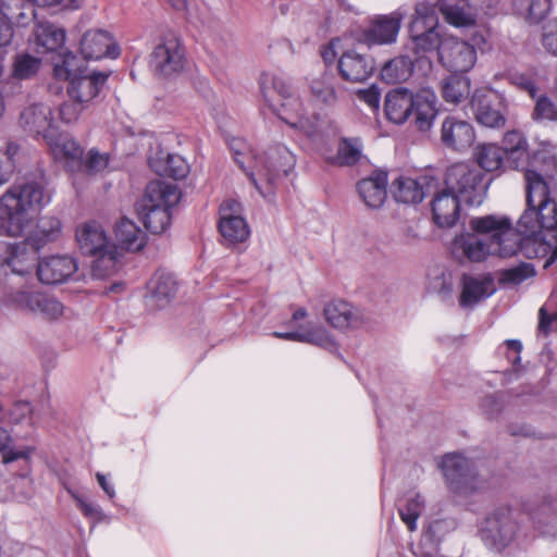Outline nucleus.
Segmentation results:
<instances>
[{"mask_svg":"<svg viewBox=\"0 0 557 557\" xmlns=\"http://www.w3.org/2000/svg\"><path fill=\"white\" fill-rule=\"evenodd\" d=\"M185 62V47L174 33L168 32L156 44L150 54L149 66L156 76L170 78L183 72Z\"/></svg>","mask_w":557,"mask_h":557,"instance_id":"9d476101","label":"nucleus"},{"mask_svg":"<svg viewBox=\"0 0 557 557\" xmlns=\"http://www.w3.org/2000/svg\"><path fill=\"white\" fill-rule=\"evenodd\" d=\"M115 237L122 249L138 251L146 244V235L135 222L122 218L115 225Z\"/></svg>","mask_w":557,"mask_h":557,"instance_id":"e433bc0d","label":"nucleus"},{"mask_svg":"<svg viewBox=\"0 0 557 557\" xmlns=\"http://www.w3.org/2000/svg\"><path fill=\"white\" fill-rule=\"evenodd\" d=\"M45 177L15 183L0 195V237L20 238L26 234L33 214L52 201Z\"/></svg>","mask_w":557,"mask_h":557,"instance_id":"7ed1b4c3","label":"nucleus"},{"mask_svg":"<svg viewBox=\"0 0 557 557\" xmlns=\"http://www.w3.org/2000/svg\"><path fill=\"white\" fill-rule=\"evenodd\" d=\"M219 232L228 244L244 243L250 234L249 226L243 216L242 205L228 199L220 206Z\"/></svg>","mask_w":557,"mask_h":557,"instance_id":"2eb2a0df","label":"nucleus"},{"mask_svg":"<svg viewBox=\"0 0 557 557\" xmlns=\"http://www.w3.org/2000/svg\"><path fill=\"white\" fill-rule=\"evenodd\" d=\"M33 407L28 401L15 403L9 411V422L18 424L23 422L32 423Z\"/></svg>","mask_w":557,"mask_h":557,"instance_id":"052dcab7","label":"nucleus"},{"mask_svg":"<svg viewBox=\"0 0 557 557\" xmlns=\"http://www.w3.org/2000/svg\"><path fill=\"white\" fill-rule=\"evenodd\" d=\"M177 283L174 276L165 272H157L147 283V297L152 305L162 308L175 296Z\"/></svg>","mask_w":557,"mask_h":557,"instance_id":"2f4dec72","label":"nucleus"},{"mask_svg":"<svg viewBox=\"0 0 557 557\" xmlns=\"http://www.w3.org/2000/svg\"><path fill=\"white\" fill-rule=\"evenodd\" d=\"M77 270L74 258L70 256H50L44 258L37 265L38 280L48 285L65 282Z\"/></svg>","mask_w":557,"mask_h":557,"instance_id":"4be33fe9","label":"nucleus"},{"mask_svg":"<svg viewBox=\"0 0 557 557\" xmlns=\"http://www.w3.org/2000/svg\"><path fill=\"white\" fill-rule=\"evenodd\" d=\"M510 79L513 85L527 91L532 99H535V96L537 95V86L529 75L517 73L512 74Z\"/></svg>","mask_w":557,"mask_h":557,"instance_id":"338daca9","label":"nucleus"},{"mask_svg":"<svg viewBox=\"0 0 557 557\" xmlns=\"http://www.w3.org/2000/svg\"><path fill=\"white\" fill-rule=\"evenodd\" d=\"M384 112L394 124L401 125L411 119L418 131L428 132L438 114L437 97L429 88H422L417 94L407 88H395L385 96Z\"/></svg>","mask_w":557,"mask_h":557,"instance_id":"39448f33","label":"nucleus"},{"mask_svg":"<svg viewBox=\"0 0 557 557\" xmlns=\"http://www.w3.org/2000/svg\"><path fill=\"white\" fill-rule=\"evenodd\" d=\"M189 165L186 160L175 153H169L164 160L162 174L174 180H182L187 176Z\"/></svg>","mask_w":557,"mask_h":557,"instance_id":"6e6d98bb","label":"nucleus"},{"mask_svg":"<svg viewBox=\"0 0 557 557\" xmlns=\"http://www.w3.org/2000/svg\"><path fill=\"white\" fill-rule=\"evenodd\" d=\"M27 239L20 243L0 242V265H8L13 273L29 274L36 261L38 251L28 250Z\"/></svg>","mask_w":557,"mask_h":557,"instance_id":"a211bd4d","label":"nucleus"},{"mask_svg":"<svg viewBox=\"0 0 557 557\" xmlns=\"http://www.w3.org/2000/svg\"><path fill=\"white\" fill-rule=\"evenodd\" d=\"M405 13L400 10L373 20L363 35L369 45H387L396 41Z\"/></svg>","mask_w":557,"mask_h":557,"instance_id":"5701e85b","label":"nucleus"},{"mask_svg":"<svg viewBox=\"0 0 557 557\" xmlns=\"http://www.w3.org/2000/svg\"><path fill=\"white\" fill-rule=\"evenodd\" d=\"M39 53L55 51L65 42V32L51 23H37L32 41Z\"/></svg>","mask_w":557,"mask_h":557,"instance_id":"c9c22d12","label":"nucleus"},{"mask_svg":"<svg viewBox=\"0 0 557 557\" xmlns=\"http://www.w3.org/2000/svg\"><path fill=\"white\" fill-rule=\"evenodd\" d=\"M358 99L366 103L372 111H377L380 108L381 95L376 86H370L367 89H361L357 92Z\"/></svg>","mask_w":557,"mask_h":557,"instance_id":"69168bd1","label":"nucleus"},{"mask_svg":"<svg viewBox=\"0 0 557 557\" xmlns=\"http://www.w3.org/2000/svg\"><path fill=\"white\" fill-rule=\"evenodd\" d=\"M530 165L524 170L527 209L518 226L530 233L545 232L550 239L557 238V199L553 196L557 159L545 151H537Z\"/></svg>","mask_w":557,"mask_h":557,"instance_id":"f257e3e1","label":"nucleus"},{"mask_svg":"<svg viewBox=\"0 0 557 557\" xmlns=\"http://www.w3.org/2000/svg\"><path fill=\"white\" fill-rule=\"evenodd\" d=\"M413 71V62L407 55L397 57L387 62L382 69V77L395 84L407 81Z\"/></svg>","mask_w":557,"mask_h":557,"instance_id":"a18cd8bd","label":"nucleus"},{"mask_svg":"<svg viewBox=\"0 0 557 557\" xmlns=\"http://www.w3.org/2000/svg\"><path fill=\"white\" fill-rule=\"evenodd\" d=\"M34 453V447L30 446H14L10 433L0 428V460L3 465H9L16 460H24L29 462Z\"/></svg>","mask_w":557,"mask_h":557,"instance_id":"a19ab883","label":"nucleus"},{"mask_svg":"<svg viewBox=\"0 0 557 557\" xmlns=\"http://www.w3.org/2000/svg\"><path fill=\"white\" fill-rule=\"evenodd\" d=\"M323 315L332 327L339 331L358 329L363 323L361 312L342 299L329 301L323 309Z\"/></svg>","mask_w":557,"mask_h":557,"instance_id":"aec40b11","label":"nucleus"},{"mask_svg":"<svg viewBox=\"0 0 557 557\" xmlns=\"http://www.w3.org/2000/svg\"><path fill=\"white\" fill-rule=\"evenodd\" d=\"M70 494L76 502L77 507L81 509L83 515L88 519L100 521L102 519V510L97 504L87 500L82 495L69 490Z\"/></svg>","mask_w":557,"mask_h":557,"instance_id":"680f3d73","label":"nucleus"},{"mask_svg":"<svg viewBox=\"0 0 557 557\" xmlns=\"http://www.w3.org/2000/svg\"><path fill=\"white\" fill-rule=\"evenodd\" d=\"M310 90L317 101L329 106L337 102L341 92L334 75L326 72L312 79Z\"/></svg>","mask_w":557,"mask_h":557,"instance_id":"58836bf2","label":"nucleus"},{"mask_svg":"<svg viewBox=\"0 0 557 557\" xmlns=\"http://www.w3.org/2000/svg\"><path fill=\"white\" fill-rule=\"evenodd\" d=\"M451 493L469 497L484 488V482L473 471L470 461L458 453L446 454L440 465Z\"/></svg>","mask_w":557,"mask_h":557,"instance_id":"9b49d317","label":"nucleus"},{"mask_svg":"<svg viewBox=\"0 0 557 557\" xmlns=\"http://www.w3.org/2000/svg\"><path fill=\"white\" fill-rule=\"evenodd\" d=\"M535 269L532 263L523 262L517 267L508 269L504 273V278L512 284H521L525 280L535 275Z\"/></svg>","mask_w":557,"mask_h":557,"instance_id":"4d7b16f0","label":"nucleus"},{"mask_svg":"<svg viewBox=\"0 0 557 557\" xmlns=\"http://www.w3.org/2000/svg\"><path fill=\"white\" fill-rule=\"evenodd\" d=\"M35 4L34 0H1L0 13L10 25L25 27L37 17Z\"/></svg>","mask_w":557,"mask_h":557,"instance_id":"f704fd0d","label":"nucleus"},{"mask_svg":"<svg viewBox=\"0 0 557 557\" xmlns=\"http://www.w3.org/2000/svg\"><path fill=\"white\" fill-rule=\"evenodd\" d=\"M488 0H459L455 4L440 8L447 23L456 27H467L475 23L479 11L488 7Z\"/></svg>","mask_w":557,"mask_h":557,"instance_id":"bb28decb","label":"nucleus"},{"mask_svg":"<svg viewBox=\"0 0 557 557\" xmlns=\"http://www.w3.org/2000/svg\"><path fill=\"white\" fill-rule=\"evenodd\" d=\"M32 312L48 320H57L64 314V306L57 298L39 292Z\"/></svg>","mask_w":557,"mask_h":557,"instance_id":"3c124183","label":"nucleus"},{"mask_svg":"<svg viewBox=\"0 0 557 557\" xmlns=\"http://www.w3.org/2000/svg\"><path fill=\"white\" fill-rule=\"evenodd\" d=\"M541 41L544 49L557 58V18L548 22L543 27Z\"/></svg>","mask_w":557,"mask_h":557,"instance_id":"e2e57ef3","label":"nucleus"},{"mask_svg":"<svg viewBox=\"0 0 557 557\" xmlns=\"http://www.w3.org/2000/svg\"><path fill=\"white\" fill-rule=\"evenodd\" d=\"M393 196L403 203H419L424 198L423 187L414 178L400 176L392 184Z\"/></svg>","mask_w":557,"mask_h":557,"instance_id":"ea45409f","label":"nucleus"},{"mask_svg":"<svg viewBox=\"0 0 557 557\" xmlns=\"http://www.w3.org/2000/svg\"><path fill=\"white\" fill-rule=\"evenodd\" d=\"M338 72L343 79L351 83H362L374 71V61L371 57L347 50L338 59Z\"/></svg>","mask_w":557,"mask_h":557,"instance_id":"412c9836","label":"nucleus"},{"mask_svg":"<svg viewBox=\"0 0 557 557\" xmlns=\"http://www.w3.org/2000/svg\"><path fill=\"white\" fill-rule=\"evenodd\" d=\"M531 117L535 122H557V104L547 95H536Z\"/></svg>","mask_w":557,"mask_h":557,"instance_id":"603ef678","label":"nucleus"},{"mask_svg":"<svg viewBox=\"0 0 557 557\" xmlns=\"http://www.w3.org/2000/svg\"><path fill=\"white\" fill-rule=\"evenodd\" d=\"M470 228L473 233H463L455 237V255L470 262H482L490 255L503 258L515 255V228L508 218L492 214L473 218L470 220Z\"/></svg>","mask_w":557,"mask_h":557,"instance_id":"f03ea898","label":"nucleus"},{"mask_svg":"<svg viewBox=\"0 0 557 557\" xmlns=\"http://www.w3.org/2000/svg\"><path fill=\"white\" fill-rule=\"evenodd\" d=\"M438 17L434 5L428 2H419L416 5L413 20L410 24L409 32L413 44V51L417 54L437 50L440 54V46L443 41L437 33Z\"/></svg>","mask_w":557,"mask_h":557,"instance_id":"f8f14e48","label":"nucleus"},{"mask_svg":"<svg viewBox=\"0 0 557 557\" xmlns=\"http://www.w3.org/2000/svg\"><path fill=\"white\" fill-rule=\"evenodd\" d=\"M474 114L481 125L499 128L506 123L507 106L498 95L494 97L483 96L474 103Z\"/></svg>","mask_w":557,"mask_h":557,"instance_id":"a878e982","label":"nucleus"},{"mask_svg":"<svg viewBox=\"0 0 557 557\" xmlns=\"http://www.w3.org/2000/svg\"><path fill=\"white\" fill-rule=\"evenodd\" d=\"M86 103H78L77 101L63 102L59 109V115L62 122L71 124L75 123L81 114L88 108Z\"/></svg>","mask_w":557,"mask_h":557,"instance_id":"13d9d810","label":"nucleus"},{"mask_svg":"<svg viewBox=\"0 0 557 557\" xmlns=\"http://www.w3.org/2000/svg\"><path fill=\"white\" fill-rule=\"evenodd\" d=\"M484 541L496 547L507 546L515 537L517 523L507 506L496 508L482 523L480 529Z\"/></svg>","mask_w":557,"mask_h":557,"instance_id":"4468645a","label":"nucleus"},{"mask_svg":"<svg viewBox=\"0 0 557 557\" xmlns=\"http://www.w3.org/2000/svg\"><path fill=\"white\" fill-rule=\"evenodd\" d=\"M62 233L63 224L61 220L47 214L37 220L36 227L27 234L26 239L34 250L39 251L46 245L59 240Z\"/></svg>","mask_w":557,"mask_h":557,"instance_id":"c85d7f7f","label":"nucleus"},{"mask_svg":"<svg viewBox=\"0 0 557 557\" xmlns=\"http://www.w3.org/2000/svg\"><path fill=\"white\" fill-rule=\"evenodd\" d=\"M273 336L286 341L308 343L324 349H333L336 346L329 331L318 324H308L307 327L296 332H274Z\"/></svg>","mask_w":557,"mask_h":557,"instance_id":"c756f323","label":"nucleus"},{"mask_svg":"<svg viewBox=\"0 0 557 557\" xmlns=\"http://www.w3.org/2000/svg\"><path fill=\"white\" fill-rule=\"evenodd\" d=\"M180 200L181 191L176 185L156 180L146 186L144 196L136 203V210L148 231L162 234L170 227L171 210Z\"/></svg>","mask_w":557,"mask_h":557,"instance_id":"0eeeda50","label":"nucleus"},{"mask_svg":"<svg viewBox=\"0 0 557 557\" xmlns=\"http://www.w3.org/2000/svg\"><path fill=\"white\" fill-rule=\"evenodd\" d=\"M75 238L82 253L95 258L91 265L95 277L103 278L116 271L121 253L99 222L86 221L78 224Z\"/></svg>","mask_w":557,"mask_h":557,"instance_id":"6e6552de","label":"nucleus"},{"mask_svg":"<svg viewBox=\"0 0 557 557\" xmlns=\"http://www.w3.org/2000/svg\"><path fill=\"white\" fill-rule=\"evenodd\" d=\"M424 508V502L419 494H414L405 499L398 506V512L403 522L407 525L409 531L417 529V520L419 519Z\"/></svg>","mask_w":557,"mask_h":557,"instance_id":"09e8293b","label":"nucleus"},{"mask_svg":"<svg viewBox=\"0 0 557 557\" xmlns=\"http://www.w3.org/2000/svg\"><path fill=\"white\" fill-rule=\"evenodd\" d=\"M361 157V144L358 139H342L337 149V160L342 165H352Z\"/></svg>","mask_w":557,"mask_h":557,"instance_id":"864d4df0","label":"nucleus"},{"mask_svg":"<svg viewBox=\"0 0 557 557\" xmlns=\"http://www.w3.org/2000/svg\"><path fill=\"white\" fill-rule=\"evenodd\" d=\"M82 72L77 57L71 51H64L53 58V76L55 79L69 83Z\"/></svg>","mask_w":557,"mask_h":557,"instance_id":"49530a36","label":"nucleus"},{"mask_svg":"<svg viewBox=\"0 0 557 557\" xmlns=\"http://www.w3.org/2000/svg\"><path fill=\"white\" fill-rule=\"evenodd\" d=\"M461 282L462 292L459 301L462 307L473 306L495 292L494 282L490 277H475L463 274Z\"/></svg>","mask_w":557,"mask_h":557,"instance_id":"72a5a7b5","label":"nucleus"},{"mask_svg":"<svg viewBox=\"0 0 557 557\" xmlns=\"http://www.w3.org/2000/svg\"><path fill=\"white\" fill-rule=\"evenodd\" d=\"M438 60L454 74L469 72L476 62V50L467 41L455 37L444 38L440 46Z\"/></svg>","mask_w":557,"mask_h":557,"instance_id":"ddd939ff","label":"nucleus"},{"mask_svg":"<svg viewBox=\"0 0 557 557\" xmlns=\"http://www.w3.org/2000/svg\"><path fill=\"white\" fill-rule=\"evenodd\" d=\"M49 146L55 159L62 160L71 172L83 168L84 149L67 135H60L55 140L50 139Z\"/></svg>","mask_w":557,"mask_h":557,"instance_id":"7c9ffc66","label":"nucleus"},{"mask_svg":"<svg viewBox=\"0 0 557 557\" xmlns=\"http://www.w3.org/2000/svg\"><path fill=\"white\" fill-rule=\"evenodd\" d=\"M433 288L443 298H448L454 288V283L450 273L442 272L440 276L436 277Z\"/></svg>","mask_w":557,"mask_h":557,"instance_id":"774afa93","label":"nucleus"},{"mask_svg":"<svg viewBox=\"0 0 557 557\" xmlns=\"http://www.w3.org/2000/svg\"><path fill=\"white\" fill-rule=\"evenodd\" d=\"M230 148L235 162L247 173L259 194L271 198L275 194L276 181L287 175L295 166V156L283 145H275L258 156L243 138H233Z\"/></svg>","mask_w":557,"mask_h":557,"instance_id":"20e7f679","label":"nucleus"},{"mask_svg":"<svg viewBox=\"0 0 557 557\" xmlns=\"http://www.w3.org/2000/svg\"><path fill=\"white\" fill-rule=\"evenodd\" d=\"M548 234L539 231L530 233L525 230H515V238L517 243L516 253H521L528 259L542 258L549 255L546 267L557 260V238H548Z\"/></svg>","mask_w":557,"mask_h":557,"instance_id":"dca6fc26","label":"nucleus"},{"mask_svg":"<svg viewBox=\"0 0 557 557\" xmlns=\"http://www.w3.org/2000/svg\"><path fill=\"white\" fill-rule=\"evenodd\" d=\"M505 157L503 148L495 144H480L473 151V158L479 166L487 172L500 169Z\"/></svg>","mask_w":557,"mask_h":557,"instance_id":"79ce46f5","label":"nucleus"},{"mask_svg":"<svg viewBox=\"0 0 557 557\" xmlns=\"http://www.w3.org/2000/svg\"><path fill=\"white\" fill-rule=\"evenodd\" d=\"M503 150L505 156L511 160L516 169H524V163L528 161V168H531L529 160V153L527 151L528 141L525 137L519 131H509L504 135L503 138ZM533 158V156L531 157Z\"/></svg>","mask_w":557,"mask_h":557,"instance_id":"4c0bfd02","label":"nucleus"},{"mask_svg":"<svg viewBox=\"0 0 557 557\" xmlns=\"http://www.w3.org/2000/svg\"><path fill=\"white\" fill-rule=\"evenodd\" d=\"M108 78L109 73L107 72L83 71L69 82L67 96L73 101L89 106L99 95Z\"/></svg>","mask_w":557,"mask_h":557,"instance_id":"f3484780","label":"nucleus"},{"mask_svg":"<svg viewBox=\"0 0 557 557\" xmlns=\"http://www.w3.org/2000/svg\"><path fill=\"white\" fill-rule=\"evenodd\" d=\"M513 10L530 23H539L550 11V0H513Z\"/></svg>","mask_w":557,"mask_h":557,"instance_id":"37998d69","label":"nucleus"},{"mask_svg":"<svg viewBox=\"0 0 557 557\" xmlns=\"http://www.w3.org/2000/svg\"><path fill=\"white\" fill-rule=\"evenodd\" d=\"M522 344L518 339H507L497 348V354L507 359L513 367L520 364Z\"/></svg>","mask_w":557,"mask_h":557,"instance_id":"bf43d9fd","label":"nucleus"},{"mask_svg":"<svg viewBox=\"0 0 557 557\" xmlns=\"http://www.w3.org/2000/svg\"><path fill=\"white\" fill-rule=\"evenodd\" d=\"M475 133L472 125L455 116H447L442 124L441 140L443 145L456 151H463L472 146Z\"/></svg>","mask_w":557,"mask_h":557,"instance_id":"6ab92c4d","label":"nucleus"},{"mask_svg":"<svg viewBox=\"0 0 557 557\" xmlns=\"http://www.w3.org/2000/svg\"><path fill=\"white\" fill-rule=\"evenodd\" d=\"M41 67V59L29 53H18L14 58L12 73L14 78L30 79Z\"/></svg>","mask_w":557,"mask_h":557,"instance_id":"8fccbe9b","label":"nucleus"},{"mask_svg":"<svg viewBox=\"0 0 557 557\" xmlns=\"http://www.w3.org/2000/svg\"><path fill=\"white\" fill-rule=\"evenodd\" d=\"M20 124L29 133L44 135L45 138L50 137L46 134L52 124L51 108L42 103H35L24 109L20 116Z\"/></svg>","mask_w":557,"mask_h":557,"instance_id":"473e14b6","label":"nucleus"},{"mask_svg":"<svg viewBox=\"0 0 557 557\" xmlns=\"http://www.w3.org/2000/svg\"><path fill=\"white\" fill-rule=\"evenodd\" d=\"M460 200L447 188L437 193L431 202L434 223L442 228L454 226L460 215Z\"/></svg>","mask_w":557,"mask_h":557,"instance_id":"393cba45","label":"nucleus"},{"mask_svg":"<svg viewBox=\"0 0 557 557\" xmlns=\"http://www.w3.org/2000/svg\"><path fill=\"white\" fill-rule=\"evenodd\" d=\"M109 160V153H101L92 148L88 151L86 158H83V168L77 169L76 172H84L89 175L100 173L108 166Z\"/></svg>","mask_w":557,"mask_h":557,"instance_id":"5fc2aeb1","label":"nucleus"},{"mask_svg":"<svg viewBox=\"0 0 557 557\" xmlns=\"http://www.w3.org/2000/svg\"><path fill=\"white\" fill-rule=\"evenodd\" d=\"M470 94V79L463 75L451 74L443 81L442 95L445 101L459 103Z\"/></svg>","mask_w":557,"mask_h":557,"instance_id":"c03bdc74","label":"nucleus"},{"mask_svg":"<svg viewBox=\"0 0 557 557\" xmlns=\"http://www.w3.org/2000/svg\"><path fill=\"white\" fill-rule=\"evenodd\" d=\"M259 85L264 104L272 113L290 126L304 131L308 136L313 134V122L306 116V109L300 98L295 95L283 76L262 73Z\"/></svg>","mask_w":557,"mask_h":557,"instance_id":"423d86ee","label":"nucleus"},{"mask_svg":"<svg viewBox=\"0 0 557 557\" xmlns=\"http://www.w3.org/2000/svg\"><path fill=\"white\" fill-rule=\"evenodd\" d=\"M38 293L39 292L33 290L28 286H23L20 288L11 287L4 293L2 302L5 306L32 312Z\"/></svg>","mask_w":557,"mask_h":557,"instance_id":"de8ad7c7","label":"nucleus"},{"mask_svg":"<svg viewBox=\"0 0 557 557\" xmlns=\"http://www.w3.org/2000/svg\"><path fill=\"white\" fill-rule=\"evenodd\" d=\"M79 50L86 60H100L104 57L116 58L119 55L111 35L101 29L86 32L79 42Z\"/></svg>","mask_w":557,"mask_h":557,"instance_id":"b1692460","label":"nucleus"},{"mask_svg":"<svg viewBox=\"0 0 557 557\" xmlns=\"http://www.w3.org/2000/svg\"><path fill=\"white\" fill-rule=\"evenodd\" d=\"M359 197L370 209H380L387 198V173L375 171L357 184Z\"/></svg>","mask_w":557,"mask_h":557,"instance_id":"cd10ccee","label":"nucleus"},{"mask_svg":"<svg viewBox=\"0 0 557 557\" xmlns=\"http://www.w3.org/2000/svg\"><path fill=\"white\" fill-rule=\"evenodd\" d=\"M490 183L481 169L466 162L451 164L445 174L446 188L470 206L483 202Z\"/></svg>","mask_w":557,"mask_h":557,"instance_id":"1a4fd4ad","label":"nucleus"},{"mask_svg":"<svg viewBox=\"0 0 557 557\" xmlns=\"http://www.w3.org/2000/svg\"><path fill=\"white\" fill-rule=\"evenodd\" d=\"M14 169L12 148L9 147L8 151L0 157V187L11 180Z\"/></svg>","mask_w":557,"mask_h":557,"instance_id":"0e129e2a","label":"nucleus"}]
</instances>
